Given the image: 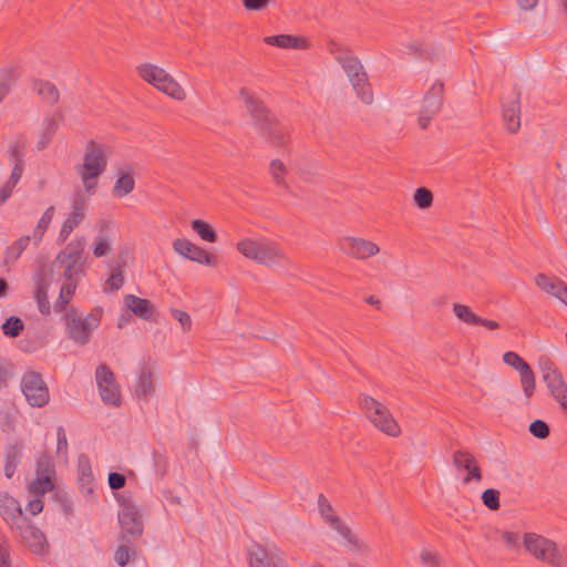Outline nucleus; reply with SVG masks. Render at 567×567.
Instances as JSON below:
<instances>
[{"instance_id": "nucleus-14", "label": "nucleus", "mask_w": 567, "mask_h": 567, "mask_svg": "<svg viewBox=\"0 0 567 567\" xmlns=\"http://www.w3.org/2000/svg\"><path fill=\"white\" fill-rule=\"evenodd\" d=\"M452 461L458 473L462 471L466 472V475L463 478V484L466 485L471 482L478 483L482 481V471L475 456L471 452L465 450H456L453 453Z\"/></svg>"}, {"instance_id": "nucleus-4", "label": "nucleus", "mask_w": 567, "mask_h": 567, "mask_svg": "<svg viewBox=\"0 0 567 567\" xmlns=\"http://www.w3.org/2000/svg\"><path fill=\"white\" fill-rule=\"evenodd\" d=\"M237 249L246 258L264 266H284L288 262L279 245L271 240H254L246 238L237 243Z\"/></svg>"}, {"instance_id": "nucleus-18", "label": "nucleus", "mask_w": 567, "mask_h": 567, "mask_svg": "<svg viewBox=\"0 0 567 567\" xmlns=\"http://www.w3.org/2000/svg\"><path fill=\"white\" fill-rule=\"evenodd\" d=\"M318 506L320 514L330 525V527L337 530L343 538H346L349 544L357 546V539L352 536L351 529L346 526L337 515H333L332 506L322 494H320L318 497Z\"/></svg>"}, {"instance_id": "nucleus-50", "label": "nucleus", "mask_w": 567, "mask_h": 567, "mask_svg": "<svg viewBox=\"0 0 567 567\" xmlns=\"http://www.w3.org/2000/svg\"><path fill=\"white\" fill-rule=\"evenodd\" d=\"M529 432L533 436L544 440L549 436V425L543 420H535L529 424Z\"/></svg>"}, {"instance_id": "nucleus-62", "label": "nucleus", "mask_w": 567, "mask_h": 567, "mask_svg": "<svg viewBox=\"0 0 567 567\" xmlns=\"http://www.w3.org/2000/svg\"><path fill=\"white\" fill-rule=\"evenodd\" d=\"M56 435H58V444L56 450L58 453L62 451L68 450V439L63 426H58L56 429Z\"/></svg>"}, {"instance_id": "nucleus-39", "label": "nucleus", "mask_w": 567, "mask_h": 567, "mask_svg": "<svg viewBox=\"0 0 567 567\" xmlns=\"http://www.w3.org/2000/svg\"><path fill=\"white\" fill-rule=\"evenodd\" d=\"M192 228L203 240L208 243L217 241V234L208 223L202 219H194L192 221Z\"/></svg>"}, {"instance_id": "nucleus-2", "label": "nucleus", "mask_w": 567, "mask_h": 567, "mask_svg": "<svg viewBox=\"0 0 567 567\" xmlns=\"http://www.w3.org/2000/svg\"><path fill=\"white\" fill-rule=\"evenodd\" d=\"M329 51L348 75L357 97L367 105L371 104L373 92L360 60L349 49L333 41L329 43Z\"/></svg>"}, {"instance_id": "nucleus-36", "label": "nucleus", "mask_w": 567, "mask_h": 567, "mask_svg": "<svg viewBox=\"0 0 567 567\" xmlns=\"http://www.w3.org/2000/svg\"><path fill=\"white\" fill-rule=\"evenodd\" d=\"M54 489V477L37 476L29 486L31 494L43 496Z\"/></svg>"}, {"instance_id": "nucleus-24", "label": "nucleus", "mask_w": 567, "mask_h": 567, "mask_svg": "<svg viewBox=\"0 0 567 567\" xmlns=\"http://www.w3.org/2000/svg\"><path fill=\"white\" fill-rule=\"evenodd\" d=\"M124 305L135 316L144 320H151L155 312V307L148 299L140 298L135 295H126L124 297Z\"/></svg>"}, {"instance_id": "nucleus-55", "label": "nucleus", "mask_w": 567, "mask_h": 567, "mask_svg": "<svg viewBox=\"0 0 567 567\" xmlns=\"http://www.w3.org/2000/svg\"><path fill=\"white\" fill-rule=\"evenodd\" d=\"M172 316L174 319H176L182 324V327L185 331L190 329L192 319H190V316L186 311H183L179 309H173Z\"/></svg>"}, {"instance_id": "nucleus-58", "label": "nucleus", "mask_w": 567, "mask_h": 567, "mask_svg": "<svg viewBox=\"0 0 567 567\" xmlns=\"http://www.w3.org/2000/svg\"><path fill=\"white\" fill-rule=\"evenodd\" d=\"M13 83H14V78H13L12 73L9 72L6 75V78L0 82V103L10 93Z\"/></svg>"}, {"instance_id": "nucleus-40", "label": "nucleus", "mask_w": 567, "mask_h": 567, "mask_svg": "<svg viewBox=\"0 0 567 567\" xmlns=\"http://www.w3.org/2000/svg\"><path fill=\"white\" fill-rule=\"evenodd\" d=\"M35 474L37 476L55 477L54 463L48 453H43L37 458Z\"/></svg>"}, {"instance_id": "nucleus-42", "label": "nucleus", "mask_w": 567, "mask_h": 567, "mask_svg": "<svg viewBox=\"0 0 567 567\" xmlns=\"http://www.w3.org/2000/svg\"><path fill=\"white\" fill-rule=\"evenodd\" d=\"M27 138L18 136L9 146L8 153L13 163L24 164Z\"/></svg>"}, {"instance_id": "nucleus-54", "label": "nucleus", "mask_w": 567, "mask_h": 567, "mask_svg": "<svg viewBox=\"0 0 567 567\" xmlns=\"http://www.w3.org/2000/svg\"><path fill=\"white\" fill-rule=\"evenodd\" d=\"M87 202L85 196L82 193H78L73 199L72 204V214H79L82 218H84V212L86 209Z\"/></svg>"}, {"instance_id": "nucleus-31", "label": "nucleus", "mask_w": 567, "mask_h": 567, "mask_svg": "<svg viewBox=\"0 0 567 567\" xmlns=\"http://www.w3.org/2000/svg\"><path fill=\"white\" fill-rule=\"evenodd\" d=\"M135 187V181L131 173L120 172V175L113 186L112 193L115 197L122 198L128 195Z\"/></svg>"}, {"instance_id": "nucleus-29", "label": "nucleus", "mask_w": 567, "mask_h": 567, "mask_svg": "<svg viewBox=\"0 0 567 567\" xmlns=\"http://www.w3.org/2000/svg\"><path fill=\"white\" fill-rule=\"evenodd\" d=\"M155 391L154 382H153V373L150 368L144 365L142 368L138 382L135 388V395L138 399L146 400L150 395H152Z\"/></svg>"}, {"instance_id": "nucleus-30", "label": "nucleus", "mask_w": 567, "mask_h": 567, "mask_svg": "<svg viewBox=\"0 0 567 567\" xmlns=\"http://www.w3.org/2000/svg\"><path fill=\"white\" fill-rule=\"evenodd\" d=\"M59 124L54 117L47 116L43 120L39 140L37 142V148L42 151L47 148L58 131Z\"/></svg>"}, {"instance_id": "nucleus-21", "label": "nucleus", "mask_w": 567, "mask_h": 567, "mask_svg": "<svg viewBox=\"0 0 567 567\" xmlns=\"http://www.w3.org/2000/svg\"><path fill=\"white\" fill-rule=\"evenodd\" d=\"M550 395L559 403L563 410L567 412V383L560 372L556 374L543 375Z\"/></svg>"}, {"instance_id": "nucleus-32", "label": "nucleus", "mask_w": 567, "mask_h": 567, "mask_svg": "<svg viewBox=\"0 0 567 567\" xmlns=\"http://www.w3.org/2000/svg\"><path fill=\"white\" fill-rule=\"evenodd\" d=\"M30 236H22L12 243V245L7 247L4 252V264L9 265L16 262L30 244Z\"/></svg>"}, {"instance_id": "nucleus-16", "label": "nucleus", "mask_w": 567, "mask_h": 567, "mask_svg": "<svg viewBox=\"0 0 567 567\" xmlns=\"http://www.w3.org/2000/svg\"><path fill=\"white\" fill-rule=\"evenodd\" d=\"M341 250L355 259H367L380 251L379 246L370 240L358 237H346L340 241Z\"/></svg>"}, {"instance_id": "nucleus-23", "label": "nucleus", "mask_w": 567, "mask_h": 567, "mask_svg": "<svg viewBox=\"0 0 567 567\" xmlns=\"http://www.w3.org/2000/svg\"><path fill=\"white\" fill-rule=\"evenodd\" d=\"M23 457V445L21 442L9 443L4 450V476L12 478Z\"/></svg>"}, {"instance_id": "nucleus-47", "label": "nucleus", "mask_w": 567, "mask_h": 567, "mask_svg": "<svg viewBox=\"0 0 567 567\" xmlns=\"http://www.w3.org/2000/svg\"><path fill=\"white\" fill-rule=\"evenodd\" d=\"M483 504L491 511H497L499 504V492L495 488H487L482 494Z\"/></svg>"}, {"instance_id": "nucleus-17", "label": "nucleus", "mask_w": 567, "mask_h": 567, "mask_svg": "<svg viewBox=\"0 0 567 567\" xmlns=\"http://www.w3.org/2000/svg\"><path fill=\"white\" fill-rule=\"evenodd\" d=\"M14 529L19 532L20 536L33 554L43 555L48 551L45 535L41 529L30 523L28 518L27 522L21 523Z\"/></svg>"}, {"instance_id": "nucleus-11", "label": "nucleus", "mask_w": 567, "mask_h": 567, "mask_svg": "<svg viewBox=\"0 0 567 567\" xmlns=\"http://www.w3.org/2000/svg\"><path fill=\"white\" fill-rule=\"evenodd\" d=\"M524 546L536 559L548 564H551L557 551V545L555 542L535 533H526L524 535Z\"/></svg>"}, {"instance_id": "nucleus-38", "label": "nucleus", "mask_w": 567, "mask_h": 567, "mask_svg": "<svg viewBox=\"0 0 567 567\" xmlns=\"http://www.w3.org/2000/svg\"><path fill=\"white\" fill-rule=\"evenodd\" d=\"M63 268L64 284L73 282L78 286L81 276L84 275V265H75L70 262H58Z\"/></svg>"}, {"instance_id": "nucleus-41", "label": "nucleus", "mask_w": 567, "mask_h": 567, "mask_svg": "<svg viewBox=\"0 0 567 567\" xmlns=\"http://www.w3.org/2000/svg\"><path fill=\"white\" fill-rule=\"evenodd\" d=\"M453 312L454 315L463 322L471 324V326H478V322H481V317L475 315L472 309L462 303H454L453 305Z\"/></svg>"}, {"instance_id": "nucleus-26", "label": "nucleus", "mask_w": 567, "mask_h": 567, "mask_svg": "<svg viewBox=\"0 0 567 567\" xmlns=\"http://www.w3.org/2000/svg\"><path fill=\"white\" fill-rule=\"evenodd\" d=\"M264 42L268 45H275L281 49H307L306 39L290 34L269 35L264 38Z\"/></svg>"}, {"instance_id": "nucleus-34", "label": "nucleus", "mask_w": 567, "mask_h": 567, "mask_svg": "<svg viewBox=\"0 0 567 567\" xmlns=\"http://www.w3.org/2000/svg\"><path fill=\"white\" fill-rule=\"evenodd\" d=\"M54 215V207L50 206L45 209L41 218L39 219L32 235L34 245H39L42 240L44 233L47 231Z\"/></svg>"}, {"instance_id": "nucleus-9", "label": "nucleus", "mask_w": 567, "mask_h": 567, "mask_svg": "<svg viewBox=\"0 0 567 567\" xmlns=\"http://www.w3.org/2000/svg\"><path fill=\"white\" fill-rule=\"evenodd\" d=\"M95 381L101 400L112 406L121 405V391L115 375L106 364H100L95 370Z\"/></svg>"}, {"instance_id": "nucleus-64", "label": "nucleus", "mask_w": 567, "mask_h": 567, "mask_svg": "<svg viewBox=\"0 0 567 567\" xmlns=\"http://www.w3.org/2000/svg\"><path fill=\"white\" fill-rule=\"evenodd\" d=\"M550 565L556 567H567V553H560L557 549Z\"/></svg>"}, {"instance_id": "nucleus-51", "label": "nucleus", "mask_w": 567, "mask_h": 567, "mask_svg": "<svg viewBox=\"0 0 567 567\" xmlns=\"http://www.w3.org/2000/svg\"><path fill=\"white\" fill-rule=\"evenodd\" d=\"M102 317V309L94 308L84 319H82L86 329L92 333L94 329H96L100 324Z\"/></svg>"}, {"instance_id": "nucleus-33", "label": "nucleus", "mask_w": 567, "mask_h": 567, "mask_svg": "<svg viewBox=\"0 0 567 567\" xmlns=\"http://www.w3.org/2000/svg\"><path fill=\"white\" fill-rule=\"evenodd\" d=\"M48 288H49V285L45 281V279L43 277H40L37 282V289H35L34 297H35V300L38 303L39 311L44 316L50 315V302L48 299Z\"/></svg>"}, {"instance_id": "nucleus-63", "label": "nucleus", "mask_w": 567, "mask_h": 567, "mask_svg": "<svg viewBox=\"0 0 567 567\" xmlns=\"http://www.w3.org/2000/svg\"><path fill=\"white\" fill-rule=\"evenodd\" d=\"M43 501L41 498H34L32 501H30L27 505V512H29L32 516H35L38 514H40L43 509Z\"/></svg>"}, {"instance_id": "nucleus-12", "label": "nucleus", "mask_w": 567, "mask_h": 567, "mask_svg": "<svg viewBox=\"0 0 567 567\" xmlns=\"http://www.w3.org/2000/svg\"><path fill=\"white\" fill-rule=\"evenodd\" d=\"M174 250L192 261L198 262L205 266H216L218 264V257L214 254L208 252L204 248L193 244L188 239L177 238L173 241Z\"/></svg>"}, {"instance_id": "nucleus-10", "label": "nucleus", "mask_w": 567, "mask_h": 567, "mask_svg": "<svg viewBox=\"0 0 567 567\" xmlns=\"http://www.w3.org/2000/svg\"><path fill=\"white\" fill-rule=\"evenodd\" d=\"M503 361L519 372L523 392L527 399H530L536 386L535 373L530 365L514 351L505 352Z\"/></svg>"}, {"instance_id": "nucleus-6", "label": "nucleus", "mask_w": 567, "mask_h": 567, "mask_svg": "<svg viewBox=\"0 0 567 567\" xmlns=\"http://www.w3.org/2000/svg\"><path fill=\"white\" fill-rule=\"evenodd\" d=\"M140 76L168 96L182 101L185 99L183 87L162 68L144 63L137 68Z\"/></svg>"}, {"instance_id": "nucleus-49", "label": "nucleus", "mask_w": 567, "mask_h": 567, "mask_svg": "<svg viewBox=\"0 0 567 567\" xmlns=\"http://www.w3.org/2000/svg\"><path fill=\"white\" fill-rule=\"evenodd\" d=\"M153 466L156 475L159 478H163L168 471V460L167 457L159 453V452H153Z\"/></svg>"}, {"instance_id": "nucleus-3", "label": "nucleus", "mask_w": 567, "mask_h": 567, "mask_svg": "<svg viewBox=\"0 0 567 567\" xmlns=\"http://www.w3.org/2000/svg\"><path fill=\"white\" fill-rule=\"evenodd\" d=\"M115 499L121 509L117 518L121 526V540L135 543L144 530V523L140 506L134 502L130 492L115 494Z\"/></svg>"}, {"instance_id": "nucleus-5", "label": "nucleus", "mask_w": 567, "mask_h": 567, "mask_svg": "<svg viewBox=\"0 0 567 567\" xmlns=\"http://www.w3.org/2000/svg\"><path fill=\"white\" fill-rule=\"evenodd\" d=\"M360 406L373 425L389 436H398L401 432L389 409L372 396L360 398Z\"/></svg>"}, {"instance_id": "nucleus-57", "label": "nucleus", "mask_w": 567, "mask_h": 567, "mask_svg": "<svg viewBox=\"0 0 567 567\" xmlns=\"http://www.w3.org/2000/svg\"><path fill=\"white\" fill-rule=\"evenodd\" d=\"M0 567H11L9 545L0 537Z\"/></svg>"}, {"instance_id": "nucleus-13", "label": "nucleus", "mask_w": 567, "mask_h": 567, "mask_svg": "<svg viewBox=\"0 0 567 567\" xmlns=\"http://www.w3.org/2000/svg\"><path fill=\"white\" fill-rule=\"evenodd\" d=\"M107 159L104 147L93 141H90L85 147L82 171L87 173L89 177H99L106 168Z\"/></svg>"}, {"instance_id": "nucleus-61", "label": "nucleus", "mask_w": 567, "mask_h": 567, "mask_svg": "<svg viewBox=\"0 0 567 567\" xmlns=\"http://www.w3.org/2000/svg\"><path fill=\"white\" fill-rule=\"evenodd\" d=\"M85 190L91 195L97 186V177H89L87 173L80 172Z\"/></svg>"}, {"instance_id": "nucleus-25", "label": "nucleus", "mask_w": 567, "mask_h": 567, "mask_svg": "<svg viewBox=\"0 0 567 567\" xmlns=\"http://www.w3.org/2000/svg\"><path fill=\"white\" fill-rule=\"evenodd\" d=\"M78 481L82 493H93L94 476L87 455L81 454L78 458Z\"/></svg>"}, {"instance_id": "nucleus-15", "label": "nucleus", "mask_w": 567, "mask_h": 567, "mask_svg": "<svg viewBox=\"0 0 567 567\" xmlns=\"http://www.w3.org/2000/svg\"><path fill=\"white\" fill-rule=\"evenodd\" d=\"M0 516L10 529H14L21 523L27 522L19 501L8 492H0Z\"/></svg>"}, {"instance_id": "nucleus-27", "label": "nucleus", "mask_w": 567, "mask_h": 567, "mask_svg": "<svg viewBox=\"0 0 567 567\" xmlns=\"http://www.w3.org/2000/svg\"><path fill=\"white\" fill-rule=\"evenodd\" d=\"M32 90L50 105H54L59 102L60 92L58 87L50 81L34 80Z\"/></svg>"}, {"instance_id": "nucleus-37", "label": "nucleus", "mask_w": 567, "mask_h": 567, "mask_svg": "<svg viewBox=\"0 0 567 567\" xmlns=\"http://www.w3.org/2000/svg\"><path fill=\"white\" fill-rule=\"evenodd\" d=\"M136 549L134 543L122 542L114 553V559L120 567H125L130 558L135 556Z\"/></svg>"}, {"instance_id": "nucleus-56", "label": "nucleus", "mask_w": 567, "mask_h": 567, "mask_svg": "<svg viewBox=\"0 0 567 567\" xmlns=\"http://www.w3.org/2000/svg\"><path fill=\"white\" fill-rule=\"evenodd\" d=\"M271 0H243V6L248 11H261L266 9Z\"/></svg>"}, {"instance_id": "nucleus-60", "label": "nucleus", "mask_w": 567, "mask_h": 567, "mask_svg": "<svg viewBox=\"0 0 567 567\" xmlns=\"http://www.w3.org/2000/svg\"><path fill=\"white\" fill-rule=\"evenodd\" d=\"M23 171H24V164H21V163H13V167H12V171H11V175L8 179V183L11 185V186H14L18 184V182L20 181L22 174H23Z\"/></svg>"}, {"instance_id": "nucleus-28", "label": "nucleus", "mask_w": 567, "mask_h": 567, "mask_svg": "<svg viewBox=\"0 0 567 567\" xmlns=\"http://www.w3.org/2000/svg\"><path fill=\"white\" fill-rule=\"evenodd\" d=\"M535 284L539 289L553 297L559 292V289L563 288L566 290V282L564 280L555 276H547L545 274H538L535 277Z\"/></svg>"}, {"instance_id": "nucleus-48", "label": "nucleus", "mask_w": 567, "mask_h": 567, "mask_svg": "<svg viewBox=\"0 0 567 567\" xmlns=\"http://www.w3.org/2000/svg\"><path fill=\"white\" fill-rule=\"evenodd\" d=\"M111 249V241L109 237L100 233L95 238V246L93 248V255L97 258L105 256Z\"/></svg>"}, {"instance_id": "nucleus-45", "label": "nucleus", "mask_w": 567, "mask_h": 567, "mask_svg": "<svg viewBox=\"0 0 567 567\" xmlns=\"http://www.w3.org/2000/svg\"><path fill=\"white\" fill-rule=\"evenodd\" d=\"M269 171H270V174L277 185L288 188V186L285 182V175L287 174V168L280 159H272L269 165Z\"/></svg>"}, {"instance_id": "nucleus-1", "label": "nucleus", "mask_w": 567, "mask_h": 567, "mask_svg": "<svg viewBox=\"0 0 567 567\" xmlns=\"http://www.w3.org/2000/svg\"><path fill=\"white\" fill-rule=\"evenodd\" d=\"M240 96L245 101L247 111L252 118V124L258 130L259 135L274 146H286L289 142L287 126L268 110L264 101L251 94L247 89L240 90Z\"/></svg>"}, {"instance_id": "nucleus-19", "label": "nucleus", "mask_w": 567, "mask_h": 567, "mask_svg": "<svg viewBox=\"0 0 567 567\" xmlns=\"http://www.w3.org/2000/svg\"><path fill=\"white\" fill-rule=\"evenodd\" d=\"M64 318L68 338L80 346L89 343L92 333L86 329L82 318L76 315L75 310L68 311Z\"/></svg>"}, {"instance_id": "nucleus-44", "label": "nucleus", "mask_w": 567, "mask_h": 567, "mask_svg": "<svg viewBox=\"0 0 567 567\" xmlns=\"http://www.w3.org/2000/svg\"><path fill=\"white\" fill-rule=\"evenodd\" d=\"M23 329H24L23 321L19 317H16V316H11L8 319H6V321L2 324L3 334L9 338H16V337L20 336V333L23 331Z\"/></svg>"}, {"instance_id": "nucleus-8", "label": "nucleus", "mask_w": 567, "mask_h": 567, "mask_svg": "<svg viewBox=\"0 0 567 567\" xmlns=\"http://www.w3.org/2000/svg\"><path fill=\"white\" fill-rule=\"evenodd\" d=\"M444 101V84L435 81L429 91L424 94L422 106L419 115V125L422 130H426L432 118L440 113Z\"/></svg>"}, {"instance_id": "nucleus-59", "label": "nucleus", "mask_w": 567, "mask_h": 567, "mask_svg": "<svg viewBox=\"0 0 567 567\" xmlns=\"http://www.w3.org/2000/svg\"><path fill=\"white\" fill-rule=\"evenodd\" d=\"M539 368H540V371L543 373V375H547V374H556L558 372H560L555 363L549 359V358H540L539 359Z\"/></svg>"}, {"instance_id": "nucleus-53", "label": "nucleus", "mask_w": 567, "mask_h": 567, "mask_svg": "<svg viewBox=\"0 0 567 567\" xmlns=\"http://www.w3.org/2000/svg\"><path fill=\"white\" fill-rule=\"evenodd\" d=\"M124 282V277L121 270L113 271L111 276L106 280V286L109 288H105V291H115L118 290Z\"/></svg>"}, {"instance_id": "nucleus-46", "label": "nucleus", "mask_w": 567, "mask_h": 567, "mask_svg": "<svg viewBox=\"0 0 567 567\" xmlns=\"http://www.w3.org/2000/svg\"><path fill=\"white\" fill-rule=\"evenodd\" d=\"M413 199H414L415 205L420 209H426L432 206L433 194L426 187H419L414 192Z\"/></svg>"}, {"instance_id": "nucleus-52", "label": "nucleus", "mask_w": 567, "mask_h": 567, "mask_svg": "<svg viewBox=\"0 0 567 567\" xmlns=\"http://www.w3.org/2000/svg\"><path fill=\"white\" fill-rule=\"evenodd\" d=\"M109 486L112 491H120L126 484V477L118 472H111L107 477Z\"/></svg>"}, {"instance_id": "nucleus-7", "label": "nucleus", "mask_w": 567, "mask_h": 567, "mask_svg": "<svg viewBox=\"0 0 567 567\" xmlns=\"http://www.w3.org/2000/svg\"><path fill=\"white\" fill-rule=\"evenodd\" d=\"M21 391L31 406L42 408L50 401V393L42 375L35 371H29L21 379Z\"/></svg>"}, {"instance_id": "nucleus-20", "label": "nucleus", "mask_w": 567, "mask_h": 567, "mask_svg": "<svg viewBox=\"0 0 567 567\" xmlns=\"http://www.w3.org/2000/svg\"><path fill=\"white\" fill-rule=\"evenodd\" d=\"M502 116L506 130L514 134L520 128V92L515 93V99L506 101L502 105Z\"/></svg>"}, {"instance_id": "nucleus-43", "label": "nucleus", "mask_w": 567, "mask_h": 567, "mask_svg": "<svg viewBox=\"0 0 567 567\" xmlns=\"http://www.w3.org/2000/svg\"><path fill=\"white\" fill-rule=\"evenodd\" d=\"M76 287L78 286H75L73 282L62 285L59 298L54 303V310L56 312H61L62 310L65 309L66 305L72 299V297L76 290Z\"/></svg>"}, {"instance_id": "nucleus-35", "label": "nucleus", "mask_w": 567, "mask_h": 567, "mask_svg": "<svg viewBox=\"0 0 567 567\" xmlns=\"http://www.w3.org/2000/svg\"><path fill=\"white\" fill-rule=\"evenodd\" d=\"M251 567H288L286 560L277 553L267 551L264 558L251 559Z\"/></svg>"}, {"instance_id": "nucleus-22", "label": "nucleus", "mask_w": 567, "mask_h": 567, "mask_svg": "<svg viewBox=\"0 0 567 567\" xmlns=\"http://www.w3.org/2000/svg\"><path fill=\"white\" fill-rule=\"evenodd\" d=\"M85 248L84 238H75L70 241L64 249L59 251L54 262H70L75 265H84L82 255Z\"/></svg>"}]
</instances>
